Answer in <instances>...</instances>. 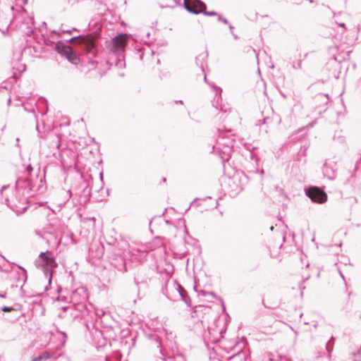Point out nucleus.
Returning <instances> with one entry per match:
<instances>
[{"label": "nucleus", "mask_w": 361, "mask_h": 361, "mask_svg": "<svg viewBox=\"0 0 361 361\" xmlns=\"http://www.w3.org/2000/svg\"><path fill=\"white\" fill-rule=\"evenodd\" d=\"M228 27L231 32H233V26L231 24L228 23Z\"/></svg>", "instance_id": "43"}, {"label": "nucleus", "mask_w": 361, "mask_h": 361, "mask_svg": "<svg viewBox=\"0 0 361 361\" xmlns=\"http://www.w3.org/2000/svg\"><path fill=\"white\" fill-rule=\"evenodd\" d=\"M61 31L62 32H68V33H71V30H66V28H63L62 26H61Z\"/></svg>", "instance_id": "37"}, {"label": "nucleus", "mask_w": 361, "mask_h": 361, "mask_svg": "<svg viewBox=\"0 0 361 361\" xmlns=\"http://www.w3.org/2000/svg\"><path fill=\"white\" fill-rule=\"evenodd\" d=\"M335 338L334 336H331L329 341L326 344V349L327 352L330 354L334 348V343Z\"/></svg>", "instance_id": "21"}, {"label": "nucleus", "mask_w": 361, "mask_h": 361, "mask_svg": "<svg viewBox=\"0 0 361 361\" xmlns=\"http://www.w3.org/2000/svg\"><path fill=\"white\" fill-rule=\"evenodd\" d=\"M86 301H81L78 304H75L72 305L77 311L80 312H83L84 310L86 309Z\"/></svg>", "instance_id": "20"}, {"label": "nucleus", "mask_w": 361, "mask_h": 361, "mask_svg": "<svg viewBox=\"0 0 361 361\" xmlns=\"http://www.w3.org/2000/svg\"><path fill=\"white\" fill-rule=\"evenodd\" d=\"M99 178H100V180H101V187L100 188H102V185H103V175H102V173H99Z\"/></svg>", "instance_id": "36"}, {"label": "nucleus", "mask_w": 361, "mask_h": 361, "mask_svg": "<svg viewBox=\"0 0 361 361\" xmlns=\"http://www.w3.org/2000/svg\"><path fill=\"white\" fill-rule=\"evenodd\" d=\"M233 36L234 37L235 39H237L238 38V35H235L233 32H231Z\"/></svg>", "instance_id": "49"}, {"label": "nucleus", "mask_w": 361, "mask_h": 361, "mask_svg": "<svg viewBox=\"0 0 361 361\" xmlns=\"http://www.w3.org/2000/svg\"><path fill=\"white\" fill-rule=\"evenodd\" d=\"M60 37H61V35L59 32H57L56 30H52L50 32L49 36L47 38H44V42L47 45L55 44V40H57Z\"/></svg>", "instance_id": "14"}, {"label": "nucleus", "mask_w": 361, "mask_h": 361, "mask_svg": "<svg viewBox=\"0 0 361 361\" xmlns=\"http://www.w3.org/2000/svg\"><path fill=\"white\" fill-rule=\"evenodd\" d=\"M154 341H155V343H156V344H157V347L158 348H159V353H160V354L164 357V353H163V351H162L161 345V343H160V341L158 340V338H154Z\"/></svg>", "instance_id": "26"}, {"label": "nucleus", "mask_w": 361, "mask_h": 361, "mask_svg": "<svg viewBox=\"0 0 361 361\" xmlns=\"http://www.w3.org/2000/svg\"><path fill=\"white\" fill-rule=\"evenodd\" d=\"M54 49L61 56H64L70 63L77 65L80 60L75 51L68 45L57 41Z\"/></svg>", "instance_id": "5"}, {"label": "nucleus", "mask_w": 361, "mask_h": 361, "mask_svg": "<svg viewBox=\"0 0 361 361\" xmlns=\"http://www.w3.org/2000/svg\"><path fill=\"white\" fill-rule=\"evenodd\" d=\"M210 295H213V296H215V294L212 292L209 293Z\"/></svg>", "instance_id": "51"}, {"label": "nucleus", "mask_w": 361, "mask_h": 361, "mask_svg": "<svg viewBox=\"0 0 361 361\" xmlns=\"http://www.w3.org/2000/svg\"><path fill=\"white\" fill-rule=\"evenodd\" d=\"M95 315L97 318L101 319L103 317L104 319H111V314L109 311H106L103 309L97 308L95 310Z\"/></svg>", "instance_id": "16"}, {"label": "nucleus", "mask_w": 361, "mask_h": 361, "mask_svg": "<svg viewBox=\"0 0 361 361\" xmlns=\"http://www.w3.org/2000/svg\"><path fill=\"white\" fill-rule=\"evenodd\" d=\"M32 170H33V169H32V166L30 164H28L26 166L25 173H27V176H31V173H32Z\"/></svg>", "instance_id": "30"}, {"label": "nucleus", "mask_w": 361, "mask_h": 361, "mask_svg": "<svg viewBox=\"0 0 361 361\" xmlns=\"http://www.w3.org/2000/svg\"><path fill=\"white\" fill-rule=\"evenodd\" d=\"M6 297V293H0V298H5Z\"/></svg>", "instance_id": "40"}, {"label": "nucleus", "mask_w": 361, "mask_h": 361, "mask_svg": "<svg viewBox=\"0 0 361 361\" xmlns=\"http://www.w3.org/2000/svg\"><path fill=\"white\" fill-rule=\"evenodd\" d=\"M20 11H22V12H25V10L23 7H20Z\"/></svg>", "instance_id": "50"}, {"label": "nucleus", "mask_w": 361, "mask_h": 361, "mask_svg": "<svg viewBox=\"0 0 361 361\" xmlns=\"http://www.w3.org/2000/svg\"><path fill=\"white\" fill-rule=\"evenodd\" d=\"M280 361H291L289 358L286 357H279Z\"/></svg>", "instance_id": "35"}, {"label": "nucleus", "mask_w": 361, "mask_h": 361, "mask_svg": "<svg viewBox=\"0 0 361 361\" xmlns=\"http://www.w3.org/2000/svg\"><path fill=\"white\" fill-rule=\"evenodd\" d=\"M172 360L173 361H186L183 355L180 353H177L174 355L173 357H172Z\"/></svg>", "instance_id": "22"}, {"label": "nucleus", "mask_w": 361, "mask_h": 361, "mask_svg": "<svg viewBox=\"0 0 361 361\" xmlns=\"http://www.w3.org/2000/svg\"><path fill=\"white\" fill-rule=\"evenodd\" d=\"M266 122V119H263V121L262 122V123H264Z\"/></svg>", "instance_id": "54"}, {"label": "nucleus", "mask_w": 361, "mask_h": 361, "mask_svg": "<svg viewBox=\"0 0 361 361\" xmlns=\"http://www.w3.org/2000/svg\"><path fill=\"white\" fill-rule=\"evenodd\" d=\"M161 245H162V242H161V238H155V240H154V242L149 243L146 245V248H147V250H154L156 247H161Z\"/></svg>", "instance_id": "17"}, {"label": "nucleus", "mask_w": 361, "mask_h": 361, "mask_svg": "<svg viewBox=\"0 0 361 361\" xmlns=\"http://www.w3.org/2000/svg\"><path fill=\"white\" fill-rule=\"evenodd\" d=\"M267 361H279V358H274V355H271L269 356Z\"/></svg>", "instance_id": "33"}, {"label": "nucleus", "mask_w": 361, "mask_h": 361, "mask_svg": "<svg viewBox=\"0 0 361 361\" xmlns=\"http://www.w3.org/2000/svg\"><path fill=\"white\" fill-rule=\"evenodd\" d=\"M305 195L315 203L322 204L327 200L326 193L317 186H310L305 189Z\"/></svg>", "instance_id": "7"}, {"label": "nucleus", "mask_w": 361, "mask_h": 361, "mask_svg": "<svg viewBox=\"0 0 361 361\" xmlns=\"http://www.w3.org/2000/svg\"><path fill=\"white\" fill-rule=\"evenodd\" d=\"M261 124V120H259V125Z\"/></svg>", "instance_id": "63"}, {"label": "nucleus", "mask_w": 361, "mask_h": 361, "mask_svg": "<svg viewBox=\"0 0 361 361\" xmlns=\"http://www.w3.org/2000/svg\"><path fill=\"white\" fill-rule=\"evenodd\" d=\"M57 299L58 300H63L66 299V297H61V296H59Z\"/></svg>", "instance_id": "47"}, {"label": "nucleus", "mask_w": 361, "mask_h": 361, "mask_svg": "<svg viewBox=\"0 0 361 361\" xmlns=\"http://www.w3.org/2000/svg\"><path fill=\"white\" fill-rule=\"evenodd\" d=\"M93 189H94L95 191H99V188H97V187H95V188H94V187H93V186H92V188H91V189H90V190H93Z\"/></svg>", "instance_id": "45"}, {"label": "nucleus", "mask_w": 361, "mask_h": 361, "mask_svg": "<svg viewBox=\"0 0 361 361\" xmlns=\"http://www.w3.org/2000/svg\"><path fill=\"white\" fill-rule=\"evenodd\" d=\"M302 66V60H298L295 63L292 65L293 68L294 69H300Z\"/></svg>", "instance_id": "28"}, {"label": "nucleus", "mask_w": 361, "mask_h": 361, "mask_svg": "<svg viewBox=\"0 0 361 361\" xmlns=\"http://www.w3.org/2000/svg\"><path fill=\"white\" fill-rule=\"evenodd\" d=\"M334 59L335 61H338V59H337V58H336V56H334Z\"/></svg>", "instance_id": "52"}, {"label": "nucleus", "mask_w": 361, "mask_h": 361, "mask_svg": "<svg viewBox=\"0 0 361 361\" xmlns=\"http://www.w3.org/2000/svg\"><path fill=\"white\" fill-rule=\"evenodd\" d=\"M353 361H361V346L357 353H353Z\"/></svg>", "instance_id": "24"}, {"label": "nucleus", "mask_w": 361, "mask_h": 361, "mask_svg": "<svg viewBox=\"0 0 361 361\" xmlns=\"http://www.w3.org/2000/svg\"><path fill=\"white\" fill-rule=\"evenodd\" d=\"M171 294L174 296L175 295V292H171Z\"/></svg>", "instance_id": "58"}, {"label": "nucleus", "mask_w": 361, "mask_h": 361, "mask_svg": "<svg viewBox=\"0 0 361 361\" xmlns=\"http://www.w3.org/2000/svg\"><path fill=\"white\" fill-rule=\"evenodd\" d=\"M8 188V186H7V185H4V186H2V188H1V191H3V190H5V189H7Z\"/></svg>", "instance_id": "46"}, {"label": "nucleus", "mask_w": 361, "mask_h": 361, "mask_svg": "<svg viewBox=\"0 0 361 361\" xmlns=\"http://www.w3.org/2000/svg\"><path fill=\"white\" fill-rule=\"evenodd\" d=\"M68 192L69 193V196H71L70 190H68Z\"/></svg>", "instance_id": "64"}, {"label": "nucleus", "mask_w": 361, "mask_h": 361, "mask_svg": "<svg viewBox=\"0 0 361 361\" xmlns=\"http://www.w3.org/2000/svg\"><path fill=\"white\" fill-rule=\"evenodd\" d=\"M56 329H57V328L56 327ZM56 331L63 335V339H64V341H65L66 340V338H67L66 334L65 332H63V331H60L58 329H56Z\"/></svg>", "instance_id": "34"}, {"label": "nucleus", "mask_w": 361, "mask_h": 361, "mask_svg": "<svg viewBox=\"0 0 361 361\" xmlns=\"http://www.w3.org/2000/svg\"><path fill=\"white\" fill-rule=\"evenodd\" d=\"M178 103L183 104V102L181 100L178 101Z\"/></svg>", "instance_id": "59"}, {"label": "nucleus", "mask_w": 361, "mask_h": 361, "mask_svg": "<svg viewBox=\"0 0 361 361\" xmlns=\"http://www.w3.org/2000/svg\"><path fill=\"white\" fill-rule=\"evenodd\" d=\"M69 298L72 305L78 304L81 301H86L87 298V289L84 287L77 288L71 293Z\"/></svg>", "instance_id": "9"}, {"label": "nucleus", "mask_w": 361, "mask_h": 361, "mask_svg": "<svg viewBox=\"0 0 361 361\" xmlns=\"http://www.w3.org/2000/svg\"><path fill=\"white\" fill-rule=\"evenodd\" d=\"M323 173L325 176H326L328 178L333 180L335 178V171L333 169H330L328 166V164L326 162L324 164L323 168H322Z\"/></svg>", "instance_id": "15"}, {"label": "nucleus", "mask_w": 361, "mask_h": 361, "mask_svg": "<svg viewBox=\"0 0 361 361\" xmlns=\"http://www.w3.org/2000/svg\"><path fill=\"white\" fill-rule=\"evenodd\" d=\"M233 145L234 140L229 137H224L222 135L218 138L216 142V148L224 161L229 159Z\"/></svg>", "instance_id": "4"}, {"label": "nucleus", "mask_w": 361, "mask_h": 361, "mask_svg": "<svg viewBox=\"0 0 361 361\" xmlns=\"http://www.w3.org/2000/svg\"><path fill=\"white\" fill-rule=\"evenodd\" d=\"M51 357V354L47 351L42 352L38 356H36L32 358V361H41V360H47Z\"/></svg>", "instance_id": "18"}, {"label": "nucleus", "mask_w": 361, "mask_h": 361, "mask_svg": "<svg viewBox=\"0 0 361 361\" xmlns=\"http://www.w3.org/2000/svg\"><path fill=\"white\" fill-rule=\"evenodd\" d=\"M338 25L340 27H341L344 28V30H347V28H346V26H345V23H338Z\"/></svg>", "instance_id": "38"}, {"label": "nucleus", "mask_w": 361, "mask_h": 361, "mask_svg": "<svg viewBox=\"0 0 361 361\" xmlns=\"http://www.w3.org/2000/svg\"><path fill=\"white\" fill-rule=\"evenodd\" d=\"M1 310L4 312H9L13 310H16V309L13 307L4 306L1 307Z\"/></svg>", "instance_id": "27"}, {"label": "nucleus", "mask_w": 361, "mask_h": 361, "mask_svg": "<svg viewBox=\"0 0 361 361\" xmlns=\"http://www.w3.org/2000/svg\"><path fill=\"white\" fill-rule=\"evenodd\" d=\"M111 320H112L111 317V319H104L103 317H102L100 319L101 323L104 324V326L105 327H110L111 326Z\"/></svg>", "instance_id": "23"}, {"label": "nucleus", "mask_w": 361, "mask_h": 361, "mask_svg": "<svg viewBox=\"0 0 361 361\" xmlns=\"http://www.w3.org/2000/svg\"><path fill=\"white\" fill-rule=\"evenodd\" d=\"M18 188H24L27 189L30 191H35L40 190L41 186H39L37 190H35V185L33 183L32 180L30 179V178L25 177H19L17 178L16 182V190Z\"/></svg>", "instance_id": "11"}, {"label": "nucleus", "mask_w": 361, "mask_h": 361, "mask_svg": "<svg viewBox=\"0 0 361 361\" xmlns=\"http://www.w3.org/2000/svg\"><path fill=\"white\" fill-rule=\"evenodd\" d=\"M128 42V35L126 34H119L114 37L110 42L109 50L115 54L123 52Z\"/></svg>", "instance_id": "6"}, {"label": "nucleus", "mask_w": 361, "mask_h": 361, "mask_svg": "<svg viewBox=\"0 0 361 361\" xmlns=\"http://www.w3.org/2000/svg\"><path fill=\"white\" fill-rule=\"evenodd\" d=\"M27 49H32V47H27ZM32 49H35V47H32Z\"/></svg>", "instance_id": "57"}, {"label": "nucleus", "mask_w": 361, "mask_h": 361, "mask_svg": "<svg viewBox=\"0 0 361 361\" xmlns=\"http://www.w3.org/2000/svg\"><path fill=\"white\" fill-rule=\"evenodd\" d=\"M71 308V306H66V307H61V310L63 311V312H66L67 311L68 309Z\"/></svg>", "instance_id": "39"}, {"label": "nucleus", "mask_w": 361, "mask_h": 361, "mask_svg": "<svg viewBox=\"0 0 361 361\" xmlns=\"http://www.w3.org/2000/svg\"><path fill=\"white\" fill-rule=\"evenodd\" d=\"M37 267H41L43 269L54 268L57 266L52 253L49 251L42 252L39 254L38 259L35 262Z\"/></svg>", "instance_id": "8"}, {"label": "nucleus", "mask_w": 361, "mask_h": 361, "mask_svg": "<svg viewBox=\"0 0 361 361\" xmlns=\"http://www.w3.org/2000/svg\"><path fill=\"white\" fill-rule=\"evenodd\" d=\"M135 283H136L137 285H138V282H137V279H135Z\"/></svg>", "instance_id": "56"}, {"label": "nucleus", "mask_w": 361, "mask_h": 361, "mask_svg": "<svg viewBox=\"0 0 361 361\" xmlns=\"http://www.w3.org/2000/svg\"><path fill=\"white\" fill-rule=\"evenodd\" d=\"M193 4L195 6L198 7L199 8H201V12L204 16H219V14L215 11H207L206 10V4L202 1L201 0H195L193 2Z\"/></svg>", "instance_id": "13"}, {"label": "nucleus", "mask_w": 361, "mask_h": 361, "mask_svg": "<svg viewBox=\"0 0 361 361\" xmlns=\"http://www.w3.org/2000/svg\"><path fill=\"white\" fill-rule=\"evenodd\" d=\"M75 40H77L78 43L83 47L86 56L89 59V63L92 65H97V61L92 60V59L95 58L97 55V44L94 37L79 35L71 38L69 42Z\"/></svg>", "instance_id": "2"}, {"label": "nucleus", "mask_w": 361, "mask_h": 361, "mask_svg": "<svg viewBox=\"0 0 361 361\" xmlns=\"http://www.w3.org/2000/svg\"><path fill=\"white\" fill-rule=\"evenodd\" d=\"M184 8L189 12L193 14H199L201 12V8L197 9L193 8L192 6H190L187 1L185 0L184 3Z\"/></svg>", "instance_id": "19"}, {"label": "nucleus", "mask_w": 361, "mask_h": 361, "mask_svg": "<svg viewBox=\"0 0 361 361\" xmlns=\"http://www.w3.org/2000/svg\"><path fill=\"white\" fill-rule=\"evenodd\" d=\"M116 66L119 68H121L125 66V62L123 59H118L116 63Z\"/></svg>", "instance_id": "31"}, {"label": "nucleus", "mask_w": 361, "mask_h": 361, "mask_svg": "<svg viewBox=\"0 0 361 361\" xmlns=\"http://www.w3.org/2000/svg\"><path fill=\"white\" fill-rule=\"evenodd\" d=\"M18 267L23 271V276H24V279H23V283H25L27 280V271L21 266L20 265H18Z\"/></svg>", "instance_id": "29"}, {"label": "nucleus", "mask_w": 361, "mask_h": 361, "mask_svg": "<svg viewBox=\"0 0 361 361\" xmlns=\"http://www.w3.org/2000/svg\"><path fill=\"white\" fill-rule=\"evenodd\" d=\"M218 20L222 22L224 24H228V21L226 18H223L221 16L219 15Z\"/></svg>", "instance_id": "32"}, {"label": "nucleus", "mask_w": 361, "mask_h": 361, "mask_svg": "<svg viewBox=\"0 0 361 361\" xmlns=\"http://www.w3.org/2000/svg\"><path fill=\"white\" fill-rule=\"evenodd\" d=\"M204 81L207 80L206 75H204Z\"/></svg>", "instance_id": "61"}, {"label": "nucleus", "mask_w": 361, "mask_h": 361, "mask_svg": "<svg viewBox=\"0 0 361 361\" xmlns=\"http://www.w3.org/2000/svg\"><path fill=\"white\" fill-rule=\"evenodd\" d=\"M213 87H214L216 91L221 92V87H215V86H213Z\"/></svg>", "instance_id": "42"}, {"label": "nucleus", "mask_w": 361, "mask_h": 361, "mask_svg": "<svg viewBox=\"0 0 361 361\" xmlns=\"http://www.w3.org/2000/svg\"><path fill=\"white\" fill-rule=\"evenodd\" d=\"M110 263L118 272L123 274L127 271L126 259L123 256L120 255L112 256Z\"/></svg>", "instance_id": "12"}, {"label": "nucleus", "mask_w": 361, "mask_h": 361, "mask_svg": "<svg viewBox=\"0 0 361 361\" xmlns=\"http://www.w3.org/2000/svg\"><path fill=\"white\" fill-rule=\"evenodd\" d=\"M6 202L17 216L24 213L27 207L26 205V199L18 194V191L15 190V194L12 192V195L6 198Z\"/></svg>", "instance_id": "3"}, {"label": "nucleus", "mask_w": 361, "mask_h": 361, "mask_svg": "<svg viewBox=\"0 0 361 361\" xmlns=\"http://www.w3.org/2000/svg\"><path fill=\"white\" fill-rule=\"evenodd\" d=\"M244 357L243 353L242 351H239L238 353L233 355V356L230 357L229 359H233V358H239L240 360Z\"/></svg>", "instance_id": "25"}, {"label": "nucleus", "mask_w": 361, "mask_h": 361, "mask_svg": "<svg viewBox=\"0 0 361 361\" xmlns=\"http://www.w3.org/2000/svg\"><path fill=\"white\" fill-rule=\"evenodd\" d=\"M51 278H52V273L50 272L49 274V283H51Z\"/></svg>", "instance_id": "41"}, {"label": "nucleus", "mask_w": 361, "mask_h": 361, "mask_svg": "<svg viewBox=\"0 0 361 361\" xmlns=\"http://www.w3.org/2000/svg\"><path fill=\"white\" fill-rule=\"evenodd\" d=\"M202 295H204V294H205V292H204V290H203V291H202Z\"/></svg>", "instance_id": "62"}, {"label": "nucleus", "mask_w": 361, "mask_h": 361, "mask_svg": "<svg viewBox=\"0 0 361 361\" xmlns=\"http://www.w3.org/2000/svg\"><path fill=\"white\" fill-rule=\"evenodd\" d=\"M29 112L32 114L34 118H36V116H35L34 110L29 111Z\"/></svg>", "instance_id": "44"}, {"label": "nucleus", "mask_w": 361, "mask_h": 361, "mask_svg": "<svg viewBox=\"0 0 361 361\" xmlns=\"http://www.w3.org/2000/svg\"><path fill=\"white\" fill-rule=\"evenodd\" d=\"M317 324L316 323V324H314V327L317 328Z\"/></svg>", "instance_id": "53"}, {"label": "nucleus", "mask_w": 361, "mask_h": 361, "mask_svg": "<svg viewBox=\"0 0 361 361\" xmlns=\"http://www.w3.org/2000/svg\"><path fill=\"white\" fill-rule=\"evenodd\" d=\"M16 142H19V138L18 137L16 138Z\"/></svg>", "instance_id": "60"}, {"label": "nucleus", "mask_w": 361, "mask_h": 361, "mask_svg": "<svg viewBox=\"0 0 361 361\" xmlns=\"http://www.w3.org/2000/svg\"><path fill=\"white\" fill-rule=\"evenodd\" d=\"M164 294L171 300L180 298L188 307L191 306V300L185 288L176 281L167 282Z\"/></svg>", "instance_id": "1"}, {"label": "nucleus", "mask_w": 361, "mask_h": 361, "mask_svg": "<svg viewBox=\"0 0 361 361\" xmlns=\"http://www.w3.org/2000/svg\"><path fill=\"white\" fill-rule=\"evenodd\" d=\"M10 103H11V99H8V104H10Z\"/></svg>", "instance_id": "55"}, {"label": "nucleus", "mask_w": 361, "mask_h": 361, "mask_svg": "<svg viewBox=\"0 0 361 361\" xmlns=\"http://www.w3.org/2000/svg\"><path fill=\"white\" fill-rule=\"evenodd\" d=\"M29 32H33V30L30 27H28V31L27 33L28 34Z\"/></svg>", "instance_id": "48"}, {"label": "nucleus", "mask_w": 361, "mask_h": 361, "mask_svg": "<svg viewBox=\"0 0 361 361\" xmlns=\"http://www.w3.org/2000/svg\"><path fill=\"white\" fill-rule=\"evenodd\" d=\"M18 17V14L14 11L13 6H7L5 11L0 13V21L2 22L8 28L14 18Z\"/></svg>", "instance_id": "10"}]
</instances>
